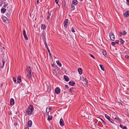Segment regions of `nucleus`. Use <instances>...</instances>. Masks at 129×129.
Returning <instances> with one entry per match:
<instances>
[{"label": "nucleus", "mask_w": 129, "mask_h": 129, "mask_svg": "<svg viewBox=\"0 0 129 129\" xmlns=\"http://www.w3.org/2000/svg\"><path fill=\"white\" fill-rule=\"evenodd\" d=\"M26 71L28 73L27 76L29 79H31L32 76L31 74V70L30 67L28 66L27 67Z\"/></svg>", "instance_id": "1"}, {"label": "nucleus", "mask_w": 129, "mask_h": 129, "mask_svg": "<svg viewBox=\"0 0 129 129\" xmlns=\"http://www.w3.org/2000/svg\"><path fill=\"white\" fill-rule=\"evenodd\" d=\"M34 108L32 105H30L28 107L26 110V113L28 115L32 113Z\"/></svg>", "instance_id": "2"}, {"label": "nucleus", "mask_w": 129, "mask_h": 129, "mask_svg": "<svg viewBox=\"0 0 129 129\" xmlns=\"http://www.w3.org/2000/svg\"><path fill=\"white\" fill-rule=\"evenodd\" d=\"M109 37L111 40L114 41L115 39V37L114 35L112 33H110L109 34Z\"/></svg>", "instance_id": "3"}, {"label": "nucleus", "mask_w": 129, "mask_h": 129, "mask_svg": "<svg viewBox=\"0 0 129 129\" xmlns=\"http://www.w3.org/2000/svg\"><path fill=\"white\" fill-rule=\"evenodd\" d=\"M105 116L106 118L112 123H114V121L113 120L111 119L110 117L108 116L107 114L105 115Z\"/></svg>", "instance_id": "4"}, {"label": "nucleus", "mask_w": 129, "mask_h": 129, "mask_svg": "<svg viewBox=\"0 0 129 129\" xmlns=\"http://www.w3.org/2000/svg\"><path fill=\"white\" fill-rule=\"evenodd\" d=\"M60 91V89L58 87L56 88L55 89V92L57 94H59Z\"/></svg>", "instance_id": "5"}, {"label": "nucleus", "mask_w": 129, "mask_h": 129, "mask_svg": "<svg viewBox=\"0 0 129 129\" xmlns=\"http://www.w3.org/2000/svg\"><path fill=\"white\" fill-rule=\"evenodd\" d=\"M2 63H1L0 64V67L2 68H3L4 66V65L5 63V61L4 59H3L2 61Z\"/></svg>", "instance_id": "6"}, {"label": "nucleus", "mask_w": 129, "mask_h": 129, "mask_svg": "<svg viewBox=\"0 0 129 129\" xmlns=\"http://www.w3.org/2000/svg\"><path fill=\"white\" fill-rule=\"evenodd\" d=\"M59 122L60 126H62L64 125V123L62 119H60Z\"/></svg>", "instance_id": "7"}, {"label": "nucleus", "mask_w": 129, "mask_h": 129, "mask_svg": "<svg viewBox=\"0 0 129 129\" xmlns=\"http://www.w3.org/2000/svg\"><path fill=\"white\" fill-rule=\"evenodd\" d=\"M68 22V20L66 19L64 22V26L65 27H67V24Z\"/></svg>", "instance_id": "8"}, {"label": "nucleus", "mask_w": 129, "mask_h": 129, "mask_svg": "<svg viewBox=\"0 0 129 129\" xmlns=\"http://www.w3.org/2000/svg\"><path fill=\"white\" fill-rule=\"evenodd\" d=\"M124 16L125 17H127L129 16V11L126 12L124 14Z\"/></svg>", "instance_id": "9"}, {"label": "nucleus", "mask_w": 129, "mask_h": 129, "mask_svg": "<svg viewBox=\"0 0 129 129\" xmlns=\"http://www.w3.org/2000/svg\"><path fill=\"white\" fill-rule=\"evenodd\" d=\"M78 2L77 0H73L72 2V4L74 5H76L78 4Z\"/></svg>", "instance_id": "10"}, {"label": "nucleus", "mask_w": 129, "mask_h": 129, "mask_svg": "<svg viewBox=\"0 0 129 129\" xmlns=\"http://www.w3.org/2000/svg\"><path fill=\"white\" fill-rule=\"evenodd\" d=\"M21 81V78L20 76H18L17 77V82L18 83H19Z\"/></svg>", "instance_id": "11"}, {"label": "nucleus", "mask_w": 129, "mask_h": 129, "mask_svg": "<svg viewBox=\"0 0 129 129\" xmlns=\"http://www.w3.org/2000/svg\"><path fill=\"white\" fill-rule=\"evenodd\" d=\"M32 125V122L31 120L29 121L28 122V125L29 127H31Z\"/></svg>", "instance_id": "12"}, {"label": "nucleus", "mask_w": 129, "mask_h": 129, "mask_svg": "<svg viewBox=\"0 0 129 129\" xmlns=\"http://www.w3.org/2000/svg\"><path fill=\"white\" fill-rule=\"evenodd\" d=\"M63 78L65 79V80L66 81H68L69 80V79L68 77L67 76L64 75Z\"/></svg>", "instance_id": "13"}, {"label": "nucleus", "mask_w": 129, "mask_h": 129, "mask_svg": "<svg viewBox=\"0 0 129 129\" xmlns=\"http://www.w3.org/2000/svg\"><path fill=\"white\" fill-rule=\"evenodd\" d=\"M69 83L70 85L72 86H74L75 84V83L72 81H70Z\"/></svg>", "instance_id": "14"}, {"label": "nucleus", "mask_w": 129, "mask_h": 129, "mask_svg": "<svg viewBox=\"0 0 129 129\" xmlns=\"http://www.w3.org/2000/svg\"><path fill=\"white\" fill-rule=\"evenodd\" d=\"M78 71L80 75H81L82 73V69L81 68H79L78 69Z\"/></svg>", "instance_id": "15"}, {"label": "nucleus", "mask_w": 129, "mask_h": 129, "mask_svg": "<svg viewBox=\"0 0 129 129\" xmlns=\"http://www.w3.org/2000/svg\"><path fill=\"white\" fill-rule=\"evenodd\" d=\"M12 12H7L6 15L8 17H9L12 15Z\"/></svg>", "instance_id": "16"}, {"label": "nucleus", "mask_w": 129, "mask_h": 129, "mask_svg": "<svg viewBox=\"0 0 129 129\" xmlns=\"http://www.w3.org/2000/svg\"><path fill=\"white\" fill-rule=\"evenodd\" d=\"M120 127L121 128L124 129H127V127L126 126H123L121 124H120Z\"/></svg>", "instance_id": "17"}, {"label": "nucleus", "mask_w": 129, "mask_h": 129, "mask_svg": "<svg viewBox=\"0 0 129 129\" xmlns=\"http://www.w3.org/2000/svg\"><path fill=\"white\" fill-rule=\"evenodd\" d=\"M14 103V99L13 98H11L10 100V103L11 105H13Z\"/></svg>", "instance_id": "18"}, {"label": "nucleus", "mask_w": 129, "mask_h": 129, "mask_svg": "<svg viewBox=\"0 0 129 129\" xmlns=\"http://www.w3.org/2000/svg\"><path fill=\"white\" fill-rule=\"evenodd\" d=\"M56 63L57 64L58 66L59 67H61V63H60L59 61V60H57L56 61Z\"/></svg>", "instance_id": "19"}, {"label": "nucleus", "mask_w": 129, "mask_h": 129, "mask_svg": "<svg viewBox=\"0 0 129 129\" xmlns=\"http://www.w3.org/2000/svg\"><path fill=\"white\" fill-rule=\"evenodd\" d=\"M46 26H45V25L44 24H42L41 25V28L43 29H44L45 28Z\"/></svg>", "instance_id": "20"}, {"label": "nucleus", "mask_w": 129, "mask_h": 129, "mask_svg": "<svg viewBox=\"0 0 129 129\" xmlns=\"http://www.w3.org/2000/svg\"><path fill=\"white\" fill-rule=\"evenodd\" d=\"M83 81L84 82H85V85L86 86H88V84H87V79L86 78H85L83 79Z\"/></svg>", "instance_id": "21"}, {"label": "nucleus", "mask_w": 129, "mask_h": 129, "mask_svg": "<svg viewBox=\"0 0 129 129\" xmlns=\"http://www.w3.org/2000/svg\"><path fill=\"white\" fill-rule=\"evenodd\" d=\"M51 109L50 108H48L47 107L46 109V112L47 113H49L50 112V110Z\"/></svg>", "instance_id": "22"}, {"label": "nucleus", "mask_w": 129, "mask_h": 129, "mask_svg": "<svg viewBox=\"0 0 129 129\" xmlns=\"http://www.w3.org/2000/svg\"><path fill=\"white\" fill-rule=\"evenodd\" d=\"M6 11V9L5 8H2L1 9V12L2 13H4Z\"/></svg>", "instance_id": "23"}, {"label": "nucleus", "mask_w": 129, "mask_h": 129, "mask_svg": "<svg viewBox=\"0 0 129 129\" xmlns=\"http://www.w3.org/2000/svg\"><path fill=\"white\" fill-rule=\"evenodd\" d=\"M52 119V117L51 116H50L49 115L48 117L47 120L49 121L51 120Z\"/></svg>", "instance_id": "24"}, {"label": "nucleus", "mask_w": 129, "mask_h": 129, "mask_svg": "<svg viewBox=\"0 0 129 129\" xmlns=\"http://www.w3.org/2000/svg\"><path fill=\"white\" fill-rule=\"evenodd\" d=\"M75 90V89H74V88H71L70 89V91L71 92H72L74 91Z\"/></svg>", "instance_id": "25"}, {"label": "nucleus", "mask_w": 129, "mask_h": 129, "mask_svg": "<svg viewBox=\"0 0 129 129\" xmlns=\"http://www.w3.org/2000/svg\"><path fill=\"white\" fill-rule=\"evenodd\" d=\"M119 40L120 43L122 44H123L124 41H123L122 39H120Z\"/></svg>", "instance_id": "26"}, {"label": "nucleus", "mask_w": 129, "mask_h": 129, "mask_svg": "<svg viewBox=\"0 0 129 129\" xmlns=\"http://www.w3.org/2000/svg\"><path fill=\"white\" fill-rule=\"evenodd\" d=\"M48 15L47 17V19L48 20H49L50 19V16L51 15V14L49 13V11L48 12Z\"/></svg>", "instance_id": "27"}, {"label": "nucleus", "mask_w": 129, "mask_h": 129, "mask_svg": "<svg viewBox=\"0 0 129 129\" xmlns=\"http://www.w3.org/2000/svg\"><path fill=\"white\" fill-rule=\"evenodd\" d=\"M103 54L105 56H106L107 54V52L105 50H104L103 51Z\"/></svg>", "instance_id": "28"}, {"label": "nucleus", "mask_w": 129, "mask_h": 129, "mask_svg": "<svg viewBox=\"0 0 129 129\" xmlns=\"http://www.w3.org/2000/svg\"><path fill=\"white\" fill-rule=\"evenodd\" d=\"M7 10V12H12L11 9L10 8H9L8 7V8Z\"/></svg>", "instance_id": "29"}, {"label": "nucleus", "mask_w": 129, "mask_h": 129, "mask_svg": "<svg viewBox=\"0 0 129 129\" xmlns=\"http://www.w3.org/2000/svg\"><path fill=\"white\" fill-rule=\"evenodd\" d=\"M24 37L25 39L26 40H28V38L27 37L26 35H24Z\"/></svg>", "instance_id": "30"}, {"label": "nucleus", "mask_w": 129, "mask_h": 129, "mask_svg": "<svg viewBox=\"0 0 129 129\" xmlns=\"http://www.w3.org/2000/svg\"><path fill=\"white\" fill-rule=\"evenodd\" d=\"M100 67L101 70H102L104 71V68L102 67V66H103L102 65L100 64Z\"/></svg>", "instance_id": "31"}, {"label": "nucleus", "mask_w": 129, "mask_h": 129, "mask_svg": "<svg viewBox=\"0 0 129 129\" xmlns=\"http://www.w3.org/2000/svg\"><path fill=\"white\" fill-rule=\"evenodd\" d=\"M91 127H92V128H94L96 127L95 125H94V124H92L91 125Z\"/></svg>", "instance_id": "32"}, {"label": "nucleus", "mask_w": 129, "mask_h": 129, "mask_svg": "<svg viewBox=\"0 0 129 129\" xmlns=\"http://www.w3.org/2000/svg\"><path fill=\"white\" fill-rule=\"evenodd\" d=\"M73 33H74L75 32V31L74 30V28L73 27H72V29H71Z\"/></svg>", "instance_id": "33"}, {"label": "nucleus", "mask_w": 129, "mask_h": 129, "mask_svg": "<svg viewBox=\"0 0 129 129\" xmlns=\"http://www.w3.org/2000/svg\"><path fill=\"white\" fill-rule=\"evenodd\" d=\"M101 122L102 123H103L105 125H106V124L104 120H103V121H102V122Z\"/></svg>", "instance_id": "34"}, {"label": "nucleus", "mask_w": 129, "mask_h": 129, "mask_svg": "<svg viewBox=\"0 0 129 129\" xmlns=\"http://www.w3.org/2000/svg\"><path fill=\"white\" fill-rule=\"evenodd\" d=\"M23 35H26V31L24 30H23Z\"/></svg>", "instance_id": "35"}, {"label": "nucleus", "mask_w": 129, "mask_h": 129, "mask_svg": "<svg viewBox=\"0 0 129 129\" xmlns=\"http://www.w3.org/2000/svg\"><path fill=\"white\" fill-rule=\"evenodd\" d=\"M126 34L127 33L126 31H124L123 33L122 34H123V36H125Z\"/></svg>", "instance_id": "36"}, {"label": "nucleus", "mask_w": 129, "mask_h": 129, "mask_svg": "<svg viewBox=\"0 0 129 129\" xmlns=\"http://www.w3.org/2000/svg\"><path fill=\"white\" fill-rule=\"evenodd\" d=\"M126 4L128 5L129 6V0H126Z\"/></svg>", "instance_id": "37"}, {"label": "nucleus", "mask_w": 129, "mask_h": 129, "mask_svg": "<svg viewBox=\"0 0 129 129\" xmlns=\"http://www.w3.org/2000/svg\"><path fill=\"white\" fill-rule=\"evenodd\" d=\"M125 57L126 58L129 59V56L128 55H126L125 56Z\"/></svg>", "instance_id": "38"}, {"label": "nucleus", "mask_w": 129, "mask_h": 129, "mask_svg": "<svg viewBox=\"0 0 129 129\" xmlns=\"http://www.w3.org/2000/svg\"><path fill=\"white\" fill-rule=\"evenodd\" d=\"M111 44L113 46H115V43L114 42H112L111 43Z\"/></svg>", "instance_id": "39"}, {"label": "nucleus", "mask_w": 129, "mask_h": 129, "mask_svg": "<svg viewBox=\"0 0 129 129\" xmlns=\"http://www.w3.org/2000/svg\"><path fill=\"white\" fill-rule=\"evenodd\" d=\"M114 119H117V120H120V119L118 117H115V118H114Z\"/></svg>", "instance_id": "40"}, {"label": "nucleus", "mask_w": 129, "mask_h": 129, "mask_svg": "<svg viewBox=\"0 0 129 129\" xmlns=\"http://www.w3.org/2000/svg\"><path fill=\"white\" fill-rule=\"evenodd\" d=\"M99 120H100V121L101 122H102V121H103V120L101 118H99Z\"/></svg>", "instance_id": "41"}, {"label": "nucleus", "mask_w": 129, "mask_h": 129, "mask_svg": "<svg viewBox=\"0 0 129 129\" xmlns=\"http://www.w3.org/2000/svg\"><path fill=\"white\" fill-rule=\"evenodd\" d=\"M13 81L15 82H16V78H13Z\"/></svg>", "instance_id": "42"}, {"label": "nucleus", "mask_w": 129, "mask_h": 129, "mask_svg": "<svg viewBox=\"0 0 129 129\" xmlns=\"http://www.w3.org/2000/svg\"><path fill=\"white\" fill-rule=\"evenodd\" d=\"M119 42V41L118 40H117L115 41V43L118 44Z\"/></svg>", "instance_id": "43"}, {"label": "nucleus", "mask_w": 129, "mask_h": 129, "mask_svg": "<svg viewBox=\"0 0 129 129\" xmlns=\"http://www.w3.org/2000/svg\"><path fill=\"white\" fill-rule=\"evenodd\" d=\"M2 0H0V7L2 6Z\"/></svg>", "instance_id": "44"}, {"label": "nucleus", "mask_w": 129, "mask_h": 129, "mask_svg": "<svg viewBox=\"0 0 129 129\" xmlns=\"http://www.w3.org/2000/svg\"><path fill=\"white\" fill-rule=\"evenodd\" d=\"M74 5V4H72L71 7L72 8H75Z\"/></svg>", "instance_id": "45"}, {"label": "nucleus", "mask_w": 129, "mask_h": 129, "mask_svg": "<svg viewBox=\"0 0 129 129\" xmlns=\"http://www.w3.org/2000/svg\"><path fill=\"white\" fill-rule=\"evenodd\" d=\"M123 34V33H122L121 32H120V36H123V34Z\"/></svg>", "instance_id": "46"}, {"label": "nucleus", "mask_w": 129, "mask_h": 129, "mask_svg": "<svg viewBox=\"0 0 129 129\" xmlns=\"http://www.w3.org/2000/svg\"><path fill=\"white\" fill-rule=\"evenodd\" d=\"M90 56L91 57H92V58H93L94 59L95 58L94 57V56L93 55H92V54H90Z\"/></svg>", "instance_id": "47"}, {"label": "nucleus", "mask_w": 129, "mask_h": 129, "mask_svg": "<svg viewBox=\"0 0 129 129\" xmlns=\"http://www.w3.org/2000/svg\"><path fill=\"white\" fill-rule=\"evenodd\" d=\"M47 50H48V52L49 53V52H50V50L48 48V47H47Z\"/></svg>", "instance_id": "48"}, {"label": "nucleus", "mask_w": 129, "mask_h": 129, "mask_svg": "<svg viewBox=\"0 0 129 129\" xmlns=\"http://www.w3.org/2000/svg\"><path fill=\"white\" fill-rule=\"evenodd\" d=\"M17 124H18L17 123L15 122L14 124V125L15 126H16L17 125Z\"/></svg>", "instance_id": "49"}, {"label": "nucleus", "mask_w": 129, "mask_h": 129, "mask_svg": "<svg viewBox=\"0 0 129 129\" xmlns=\"http://www.w3.org/2000/svg\"><path fill=\"white\" fill-rule=\"evenodd\" d=\"M44 44H45L46 48H47V47H48L47 46V43L46 42H45Z\"/></svg>", "instance_id": "50"}, {"label": "nucleus", "mask_w": 129, "mask_h": 129, "mask_svg": "<svg viewBox=\"0 0 129 129\" xmlns=\"http://www.w3.org/2000/svg\"><path fill=\"white\" fill-rule=\"evenodd\" d=\"M55 2L56 4H58V1L57 0H55Z\"/></svg>", "instance_id": "51"}, {"label": "nucleus", "mask_w": 129, "mask_h": 129, "mask_svg": "<svg viewBox=\"0 0 129 129\" xmlns=\"http://www.w3.org/2000/svg\"><path fill=\"white\" fill-rule=\"evenodd\" d=\"M65 87L67 88H68V86L66 85H65Z\"/></svg>", "instance_id": "52"}, {"label": "nucleus", "mask_w": 129, "mask_h": 129, "mask_svg": "<svg viewBox=\"0 0 129 129\" xmlns=\"http://www.w3.org/2000/svg\"><path fill=\"white\" fill-rule=\"evenodd\" d=\"M49 54L50 56H51V58H52V57L51 56V55L50 53L49 52Z\"/></svg>", "instance_id": "53"}, {"label": "nucleus", "mask_w": 129, "mask_h": 129, "mask_svg": "<svg viewBox=\"0 0 129 129\" xmlns=\"http://www.w3.org/2000/svg\"><path fill=\"white\" fill-rule=\"evenodd\" d=\"M25 129H29V128L28 127H26Z\"/></svg>", "instance_id": "54"}, {"label": "nucleus", "mask_w": 129, "mask_h": 129, "mask_svg": "<svg viewBox=\"0 0 129 129\" xmlns=\"http://www.w3.org/2000/svg\"><path fill=\"white\" fill-rule=\"evenodd\" d=\"M54 64H52V65H51L52 66L54 67Z\"/></svg>", "instance_id": "55"}, {"label": "nucleus", "mask_w": 129, "mask_h": 129, "mask_svg": "<svg viewBox=\"0 0 129 129\" xmlns=\"http://www.w3.org/2000/svg\"><path fill=\"white\" fill-rule=\"evenodd\" d=\"M4 19H3V20H4L5 19V18L6 19V17L5 18V17H4Z\"/></svg>", "instance_id": "56"}, {"label": "nucleus", "mask_w": 129, "mask_h": 129, "mask_svg": "<svg viewBox=\"0 0 129 129\" xmlns=\"http://www.w3.org/2000/svg\"><path fill=\"white\" fill-rule=\"evenodd\" d=\"M39 2V1L38 0H37V3H38Z\"/></svg>", "instance_id": "57"}, {"label": "nucleus", "mask_w": 129, "mask_h": 129, "mask_svg": "<svg viewBox=\"0 0 129 129\" xmlns=\"http://www.w3.org/2000/svg\"><path fill=\"white\" fill-rule=\"evenodd\" d=\"M73 8V10H75V8Z\"/></svg>", "instance_id": "58"}, {"label": "nucleus", "mask_w": 129, "mask_h": 129, "mask_svg": "<svg viewBox=\"0 0 129 129\" xmlns=\"http://www.w3.org/2000/svg\"><path fill=\"white\" fill-rule=\"evenodd\" d=\"M55 75H57V73H56V72L55 73Z\"/></svg>", "instance_id": "59"}, {"label": "nucleus", "mask_w": 129, "mask_h": 129, "mask_svg": "<svg viewBox=\"0 0 129 129\" xmlns=\"http://www.w3.org/2000/svg\"><path fill=\"white\" fill-rule=\"evenodd\" d=\"M80 1L82 2V0H79Z\"/></svg>", "instance_id": "60"}, {"label": "nucleus", "mask_w": 129, "mask_h": 129, "mask_svg": "<svg viewBox=\"0 0 129 129\" xmlns=\"http://www.w3.org/2000/svg\"><path fill=\"white\" fill-rule=\"evenodd\" d=\"M54 71L55 72H56V71H55V70Z\"/></svg>", "instance_id": "61"}]
</instances>
